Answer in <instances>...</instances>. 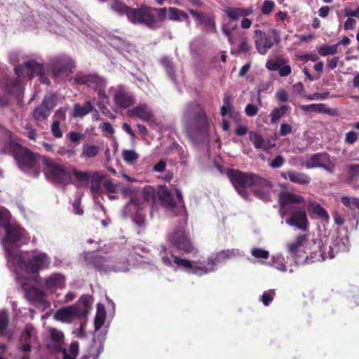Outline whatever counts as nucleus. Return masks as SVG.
<instances>
[{"label": "nucleus", "mask_w": 359, "mask_h": 359, "mask_svg": "<svg viewBox=\"0 0 359 359\" xmlns=\"http://www.w3.org/2000/svg\"><path fill=\"white\" fill-rule=\"evenodd\" d=\"M168 12H169V18L170 20H173V21H181V18H180V10L177 8H175V7H170L168 8Z\"/></svg>", "instance_id": "obj_63"}, {"label": "nucleus", "mask_w": 359, "mask_h": 359, "mask_svg": "<svg viewBox=\"0 0 359 359\" xmlns=\"http://www.w3.org/2000/svg\"><path fill=\"white\" fill-rule=\"evenodd\" d=\"M280 177L284 180H289L291 182L302 185L309 184L311 181V177L306 173L292 170L287 172H282L280 173Z\"/></svg>", "instance_id": "obj_26"}, {"label": "nucleus", "mask_w": 359, "mask_h": 359, "mask_svg": "<svg viewBox=\"0 0 359 359\" xmlns=\"http://www.w3.org/2000/svg\"><path fill=\"white\" fill-rule=\"evenodd\" d=\"M48 67L53 76L57 78L62 73L72 72L75 68V63L69 56L62 55L53 57L48 64Z\"/></svg>", "instance_id": "obj_14"}, {"label": "nucleus", "mask_w": 359, "mask_h": 359, "mask_svg": "<svg viewBox=\"0 0 359 359\" xmlns=\"http://www.w3.org/2000/svg\"><path fill=\"white\" fill-rule=\"evenodd\" d=\"M253 257L267 259L269 257V252L262 248H255L251 251Z\"/></svg>", "instance_id": "obj_59"}, {"label": "nucleus", "mask_w": 359, "mask_h": 359, "mask_svg": "<svg viewBox=\"0 0 359 359\" xmlns=\"http://www.w3.org/2000/svg\"><path fill=\"white\" fill-rule=\"evenodd\" d=\"M93 302V298L90 295L83 294L82 295L79 300L78 301V304L82 305L83 309H81V311H86V316L88 315V310L90 309L91 304Z\"/></svg>", "instance_id": "obj_51"}, {"label": "nucleus", "mask_w": 359, "mask_h": 359, "mask_svg": "<svg viewBox=\"0 0 359 359\" xmlns=\"http://www.w3.org/2000/svg\"><path fill=\"white\" fill-rule=\"evenodd\" d=\"M44 285L48 290L64 288L65 287V276L60 273H53L44 280Z\"/></svg>", "instance_id": "obj_33"}, {"label": "nucleus", "mask_w": 359, "mask_h": 359, "mask_svg": "<svg viewBox=\"0 0 359 359\" xmlns=\"http://www.w3.org/2000/svg\"><path fill=\"white\" fill-rule=\"evenodd\" d=\"M130 8L120 0H112L111 4V8L121 15H126L128 16Z\"/></svg>", "instance_id": "obj_43"}, {"label": "nucleus", "mask_w": 359, "mask_h": 359, "mask_svg": "<svg viewBox=\"0 0 359 359\" xmlns=\"http://www.w3.org/2000/svg\"><path fill=\"white\" fill-rule=\"evenodd\" d=\"M334 257L330 245H325L320 239H313L304 248L302 257L297 259V264H310Z\"/></svg>", "instance_id": "obj_5"}, {"label": "nucleus", "mask_w": 359, "mask_h": 359, "mask_svg": "<svg viewBox=\"0 0 359 359\" xmlns=\"http://www.w3.org/2000/svg\"><path fill=\"white\" fill-rule=\"evenodd\" d=\"M255 45L260 55H265L273 45L280 42V36L277 29H269L267 33L260 30L254 31Z\"/></svg>", "instance_id": "obj_9"}, {"label": "nucleus", "mask_w": 359, "mask_h": 359, "mask_svg": "<svg viewBox=\"0 0 359 359\" xmlns=\"http://www.w3.org/2000/svg\"><path fill=\"white\" fill-rule=\"evenodd\" d=\"M153 10L154 8L143 4L138 8L131 7L127 18L133 24L144 25L155 29L157 28V20Z\"/></svg>", "instance_id": "obj_7"}, {"label": "nucleus", "mask_w": 359, "mask_h": 359, "mask_svg": "<svg viewBox=\"0 0 359 359\" xmlns=\"http://www.w3.org/2000/svg\"><path fill=\"white\" fill-rule=\"evenodd\" d=\"M100 304L98 306V311L97 313L95 316V320H94V325H95V330H99L104 325L105 322V312H100Z\"/></svg>", "instance_id": "obj_52"}, {"label": "nucleus", "mask_w": 359, "mask_h": 359, "mask_svg": "<svg viewBox=\"0 0 359 359\" xmlns=\"http://www.w3.org/2000/svg\"><path fill=\"white\" fill-rule=\"evenodd\" d=\"M55 318L64 323H72L75 318L86 317V311H81L77 305L62 307L55 313Z\"/></svg>", "instance_id": "obj_19"}, {"label": "nucleus", "mask_w": 359, "mask_h": 359, "mask_svg": "<svg viewBox=\"0 0 359 359\" xmlns=\"http://www.w3.org/2000/svg\"><path fill=\"white\" fill-rule=\"evenodd\" d=\"M103 180V176L99 172H93L92 174L90 182V191L94 197L101 194L100 182Z\"/></svg>", "instance_id": "obj_35"}, {"label": "nucleus", "mask_w": 359, "mask_h": 359, "mask_svg": "<svg viewBox=\"0 0 359 359\" xmlns=\"http://www.w3.org/2000/svg\"><path fill=\"white\" fill-rule=\"evenodd\" d=\"M0 89L9 95L20 97L23 95L25 87L22 80L16 76L4 75L0 77Z\"/></svg>", "instance_id": "obj_12"}, {"label": "nucleus", "mask_w": 359, "mask_h": 359, "mask_svg": "<svg viewBox=\"0 0 359 359\" xmlns=\"http://www.w3.org/2000/svg\"><path fill=\"white\" fill-rule=\"evenodd\" d=\"M160 255L161 257L162 262L164 265L170 267L175 268V269L184 270L189 272L192 268V262L187 259H182L172 254L170 251V257H168V250L165 245H161Z\"/></svg>", "instance_id": "obj_13"}, {"label": "nucleus", "mask_w": 359, "mask_h": 359, "mask_svg": "<svg viewBox=\"0 0 359 359\" xmlns=\"http://www.w3.org/2000/svg\"><path fill=\"white\" fill-rule=\"evenodd\" d=\"M186 135L194 141L197 136L207 134L210 123L204 109L196 105L189 106L183 116Z\"/></svg>", "instance_id": "obj_2"}, {"label": "nucleus", "mask_w": 359, "mask_h": 359, "mask_svg": "<svg viewBox=\"0 0 359 359\" xmlns=\"http://www.w3.org/2000/svg\"><path fill=\"white\" fill-rule=\"evenodd\" d=\"M7 147L11 151L21 170L25 172L32 170L34 176L39 175L40 172L39 155L13 140L8 142Z\"/></svg>", "instance_id": "obj_4"}, {"label": "nucleus", "mask_w": 359, "mask_h": 359, "mask_svg": "<svg viewBox=\"0 0 359 359\" xmlns=\"http://www.w3.org/2000/svg\"><path fill=\"white\" fill-rule=\"evenodd\" d=\"M232 97L230 95L225 93L223 97V105L220 109V114L222 117L228 116L234 121H241V114L235 110L233 105L231 104Z\"/></svg>", "instance_id": "obj_25"}, {"label": "nucleus", "mask_w": 359, "mask_h": 359, "mask_svg": "<svg viewBox=\"0 0 359 359\" xmlns=\"http://www.w3.org/2000/svg\"><path fill=\"white\" fill-rule=\"evenodd\" d=\"M233 255L231 250H222L219 252L215 257H210L208 259V264L212 265L215 268L216 264L224 261L226 258H230Z\"/></svg>", "instance_id": "obj_37"}, {"label": "nucleus", "mask_w": 359, "mask_h": 359, "mask_svg": "<svg viewBox=\"0 0 359 359\" xmlns=\"http://www.w3.org/2000/svg\"><path fill=\"white\" fill-rule=\"evenodd\" d=\"M83 259L86 266L94 268L100 271H107L106 258L99 255L96 252L83 253Z\"/></svg>", "instance_id": "obj_23"}, {"label": "nucleus", "mask_w": 359, "mask_h": 359, "mask_svg": "<svg viewBox=\"0 0 359 359\" xmlns=\"http://www.w3.org/2000/svg\"><path fill=\"white\" fill-rule=\"evenodd\" d=\"M46 167V175L48 179L57 184H65L69 181L71 174L63 165L55 163L53 159L43 156L42 158Z\"/></svg>", "instance_id": "obj_10"}, {"label": "nucleus", "mask_w": 359, "mask_h": 359, "mask_svg": "<svg viewBox=\"0 0 359 359\" xmlns=\"http://www.w3.org/2000/svg\"><path fill=\"white\" fill-rule=\"evenodd\" d=\"M158 196L161 204L169 209H173L176 206L173 194L165 186H161L158 191Z\"/></svg>", "instance_id": "obj_29"}, {"label": "nucleus", "mask_w": 359, "mask_h": 359, "mask_svg": "<svg viewBox=\"0 0 359 359\" xmlns=\"http://www.w3.org/2000/svg\"><path fill=\"white\" fill-rule=\"evenodd\" d=\"M104 350V345L102 342L96 344L95 340L89 346L86 352L79 359H97L100 354ZM79 351L78 341H72L68 348L62 351V359H76Z\"/></svg>", "instance_id": "obj_11"}, {"label": "nucleus", "mask_w": 359, "mask_h": 359, "mask_svg": "<svg viewBox=\"0 0 359 359\" xmlns=\"http://www.w3.org/2000/svg\"><path fill=\"white\" fill-rule=\"evenodd\" d=\"M300 108L305 112L323 113L331 116H337L339 115V112L337 109L327 107L324 103L302 105Z\"/></svg>", "instance_id": "obj_27"}, {"label": "nucleus", "mask_w": 359, "mask_h": 359, "mask_svg": "<svg viewBox=\"0 0 359 359\" xmlns=\"http://www.w3.org/2000/svg\"><path fill=\"white\" fill-rule=\"evenodd\" d=\"M26 297L32 302H42L43 300L45 293L39 288L32 286L26 290Z\"/></svg>", "instance_id": "obj_38"}, {"label": "nucleus", "mask_w": 359, "mask_h": 359, "mask_svg": "<svg viewBox=\"0 0 359 359\" xmlns=\"http://www.w3.org/2000/svg\"><path fill=\"white\" fill-rule=\"evenodd\" d=\"M50 339L47 342V348L50 352L59 353L62 357V351L68 350L64 348L65 336L62 332L56 328H50Z\"/></svg>", "instance_id": "obj_21"}, {"label": "nucleus", "mask_w": 359, "mask_h": 359, "mask_svg": "<svg viewBox=\"0 0 359 359\" xmlns=\"http://www.w3.org/2000/svg\"><path fill=\"white\" fill-rule=\"evenodd\" d=\"M114 101L116 105L122 109H127L135 102L133 94L123 88H119L116 91Z\"/></svg>", "instance_id": "obj_24"}, {"label": "nucleus", "mask_w": 359, "mask_h": 359, "mask_svg": "<svg viewBox=\"0 0 359 359\" xmlns=\"http://www.w3.org/2000/svg\"><path fill=\"white\" fill-rule=\"evenodd\" d=\"M275 96L278 102H287L288 101L289 95L285 89H280L276 91Z\"/></svg>", "instance_id": "obj_64"}, {"label": "nucleus", "mask_w": 359, "mask_h": 359, "mask_svg": "<svg viewBox=\"0 0 359 359\" xmlns=\"http://www.w3.org/2000/svg\"><path fill=\"white\" fill-rule=\"evenodd\" d=\"M224 12L226 16L232 21H236L240 18H243L241 22V27L243 29H249L252 24V21L246 18L253 13V8L252 7H226Z\"/></svg>", "instance_id": "obj_17"}, {"label": "nucleus", "mask_w": 359, "mask_h": 359, "mask_svg": "<svg viewBox=\"0 0 359 359\" xmlns=\"http://www.w3.org/2000/svg\"><path fill=\"white\" fill-rule=\"evenodd\" d=\"M249 138L257 149L269 151L274 146L270 145L269 140H266L260 133L255 131L249 133Z\"/></svg>", "instance_id": "obj_30"}, {"label": "nucleus", "mask_w": 359, "mask_h": 359, "mask_svg": "<svg viewBox=\"0 0 359 359\" xmlns=\"http://www.w3.org/2000/svg\"><path fill=\"white\" fill-rule=\"evenodd\" d=\"M74 81L79 85H86L90 88H105L106 81L104 78L97 74H85L83 72H77L74 78Z\"/></svg>", "instance_id": "obj_20"}, {"label": "nucleus", "mask_w": 359, "mask_h": 359, "mask_svg": "<svg viewBox=\"0 0 359 359\" xmlns=\"http://www.w3.org/2000/svg\"><path fill=\"white\" fill-rule=\"evenodd\" d=\"M36 330L34 326L31 324H27L20 335V341L32 343V339L36 337Z\"/></svg>", "instance_id": "obj_40"}, {"label": "nucleus", "mask_w": 359, "mask_h": 359, "mask_svg": "<svg viewBox=\"0 0 359 359\" xmlns=\"http://www.w3.org/2000/svg\"><path fill=\"white\" fill-rule=\"evenodd\" d=\"M167 241L170 247L188 255L194 252L196 248L184 227H177L167 236Z\"/></svg>", "instance_id": "obj_8"}, {"label": "nucleus", "mask_w": 359, "mask_h": 359, "mask_svg": "<svg viewBox=\"0 0 359 359\" xmlns=\"http://www.w3.org/2000/svg\"><path fill=\"white\" fill-rule=\"evenodd\" d=\"M278 203L281 217L283 218L290 214V217L285 219L286 224L304 231L308 230L309 222L306 208L290 206V205L304 204L305 199L302 196L290 191H283L279 194Z\"/></svg>", "instance_id": "obj_1"}, {"label": "nucleus", "mask_w": 359, "mask_h": 359, "mask_svg": "<svg viewBox=\"0 0 359 359\" xmlns=\"http://www.w3.org/2000/svg\"><path fill=\"white\" fill-rule=\"evenodd\" d=\"M43 64L34 60H29L22 64L15 65L14 72L15 75L22 81L24 79L31 81L37 73L43 72Z\"/></svg>", "instance_id": "obj_15"}, {"label": "nucleus", "mask_w": 359, "mask_h": 359, "mask_svg": "<svg viewBox=\"0 0 359 359\" xmlns=\"http://www.w3.org/2000/svg\"><path fill=\"white\" fill-rule=\"evenodd\" d=\"M50 114V112L41 104L36 106L32 111V117L37 122L46 121Z\"/></svg>", "instance_id": "obj_41"}, {"label": "nucleus", "mask_w": 359, "mask_h": 359, "mask_svg": "<svg viewBox=\"0 0 359 359\" xmlns=\"http://www.w3.org/2000/svg\"><path fill=\"white\" fill-rule=\"evenodd\" d=\"M347 171V182L351 183L359 179V164H348L346 166Z\"/></svg>", "instance_id": "obj_42"}, {"label": "nucleus", "mask_w": 359, "mask_h": 359, "mask_svg": "<svg viewBox=\"0 0 359 359\" xmlns=\"http://www.w3.org/2000/svg\"><path fill=\"white\" fill-rule=\"evenodd\" d=\"M290 107L286 104L281 105L280 107L274 108L269 115L271 123L274 124L277 123L278 120L287 113Z\"/></svg>", "instance_id": "obj_39"}, {"label": "nucleus", "mask_w": 359, "mask_h": 359, "mask_svg": "<svg viewBox=\"0 0 359 359\" xmlns=\"http://www.w3.org/2000/svg\"><path fill=\"white\" fill-rule=\"evenodd\" d=\"M129 116L138 118L144 121H150L153 113L147 104H140L128 111Z\"/></svg>", "instance_id": "obj_28"}, {"label": "nucleus", "mask_w": 359, "mask_h": 359, "mask_svg": "<svg viewBox=\"0 0 359 359\" xmlns=\"http://www.w3.org/2000/svg\"><path fill=\"white\" fill-rule=\"evenodd\" d=\"M252 50V46L249 43L248 39H243L239 43L236 52L238 53L248 54Z\"/></svg>", "instance_id": "obj_53"}, {"label": "nucleus", "mask_w": 359, "mask_h": 359, "mask_svg": "<svg viewBox=\"0 0 359 359\" xmlns=\"http://www.w3.org/2000/svg\"><path fill=\"white\" fill-rule=\"evenodd\" d=\"M215 268L212 265H209V266L204 265L203 263H201L200 266H196L192 264V268H191L189 273H191L193 274H196L198 276H202L203 274H206L209 272L213 271Z\"/></svg>", "instance_id": "obj_45"}, {"label": "nucleus", "mask_w": 359, "mask_h": 359, "mask_svg": "<svg viewBox=\"0 0 359 359\" xmlns=\"http://www.w3.org/2000/svg\"><path fill=\"white\" fill-rule=\"evenodd\" d=\"M276 293L273 290L265 291L262 297V303L265 306H269L274 298Z\"/></svg>", "instance_id": "obj_58"}, {"label": "nucleus", "mask_w": 359, "mask_h": 359, "mask_svg": "<svg viewBox=\"0 0 359 359\" xmlns=\"http://www.w3.org/2000/svg\"><path fill=\"white\" fill-rule=\"evenodd\" d=\"M304 165L307 169L321 168L330 173L334 172L335 168L334 164L330 160V154L327 152H318L312 154L304 162Z\"/></svg>", "instance_id": "obj_16"}, {"label": "nucleus", "mask_w": 359, "mask_h": 359, "mask_svg": "<svg viewBox=\"0 0 359 359\" xmlns=\"http://www.w3.org/2000/svg\"><path fill=\"white\" fill-rule=\"evenodd\" d=\"M285 159L281 155H278L274 159L269 163V166L273 169L279 168L283 166L285 163Z\"/></svg>", "instance_id": "obj_62"}, {"label": "nucleus", "mask_w": 359, "mask_h": 359, "mask_svg": "<svg viewBox=\"0 0 359 359\" xmlns=\"http://www.w3.org/2000/svg\"><path fill=\"white\" fill-rule=\"evenodd\" d=\"M67 137L72 142L79 144L81 140L86 137V135L79 132L71 131L67 134Z\"/></svg>", "instance_id": "obj_56"}, {"label": "nucleus", "mask_w": 359, "mask_h": 359, "mask_svg": "<svg viewBox=\"0 0 359 359\" xmlns=\"http://www.w3.org/2000/svg\"><path fill=\"white\" fill-rule=\"evenodd\" d=\"M9 323V316L6 311H0V336H4L6 333Z\"/></svg>", "instance_id": "obj_48"}, {"label": "nucleus", "mask_w": 359, "mask_h": 359, "mask_svg": "<svg viewBox=\"0 0 359 359\" xmlns=\"http://www.w3.org/2000/svg\"><path fill=\"white\" fill-rule=\"evenodd\" d=\"M226 175L238 194L243 197L247 196L245 190L247 187L270 188L271 187L269 180L253 172H244L238 170L229 169Z\"/></svg>", "instance_id": "obj_3"}, {"label": "nucleus", "mask_w": 359, "mask_h": 359, "mask_svg": "<svg viewBox=\"0 0 359 359\" xmlns=\"http://www.w3.org/2000/svg\"><path fill=\"white\" fill-rule=\"evenodd\" d=\"M342 204L350 210H359V198L356 197L342 196L341 198Z\"/></svg>", "instance_id": "obj_46"}, {"label": "nucleus", "mask_w": 359, "mask_h": 359, "mask_svg": "<svg viewBox=\"0 0 359 359\" xmlns=\"http://www.w3.org/2000/svg\"><path fill=\"white\" fill-rule=\"evenodd\" d=\"M4 229L6 231L4 241L7 243L14 244L19 242L25 236V230L18 224L8 222Z\"/></svg>", "instance_id": "obj_22"}, {"label": "nucleus", "mask_w": 359, "mask_h": 359, "mask_svg": "<svg viewBox=\"0 0 359 359\" xmlns=\"http://www.w3.org/2000/svg\"><path fill=\"white\" fill-rule=\"evenodd\" d=\"M337 45L336 44L332 46L323 45L318 48V53L321 56L335 55L337 53Z\"/></svg>", "instance_id": "obj_49"}, {"label": "nucleus", "mask_w": 359, "mask_h": 359, "mask_svg": "<svg viewBox=\"0 0 359 359\" xmlns=\"http://www.w3.org/2000/svg\"><path fill=\"white\" fill-rule=\"evenodd\" d=\"M100 147L89 143H85L82 146L81 158H95L100 152Z\"/></svg>", "instance_id": "obj_36"}, {"label": "nucleus", "mask_w": 359, "mask_h": 359, "mask_svg": "<svg viewBox=\"0 0 359 359\" xmlns=\"http://www.w3.org/2000/svg\"><path fill=\"white\" fill-rule=\"evenodd\" d=\"M307 241L306 235H301L297 236L294 243L288 245V251L290 255L294 259L297 264V259L302 257L303 254H300V248L304 245V243Z\"/></svg>", "instance_id": "obj_32"}, {"label": "nucleus", "mask_w": 359, "mask_h": 359, "mask_svg": "<svg viewBox=\"0 0 359 359\" xmlns=\"http://www.w3.org/2000/svg\"><path fill=\"white\" fill-rule=\"evenodd\" d=\"M60 124L59 120H54L51 125L52 134L56 138H61L62 137V132L60 128Z\"/></svg>", "instance_id": "obj_61"}, {"label": "nucleus", "mask_w": 359, "mask_h": 359, "mask_svg": "<svg viewBox=\"0 0 359 359\" xmlns=\"http://www.w3.org/2000/svg\"><path fill=\"white\" fill-rule=\"evenodd\" d=\"M288 62V60L284 57H277L276 60H269L266 63V67L270 71H276Z\"/></svg>", "instance_id": "obj_44"}, {"label": "nucleus", "mask_w": 359, "mask_h": 359, "mask_svg": "<svg viewBox=\"0 0 359 359\" xmlns=\"http://www.w3.org/2000/svg\"><path fill=\"white\" fill-rule=\"evenodd\" d=\"M18 264L27 273L38 274L40 271L49 267L50 257L45 252L32 251L27 256L20 257Z\"/></svg>", "instance_id": "obj_6"}, {"label": "nucleus", "mask_w": 359, "mask_h": 359, "mask_svg": "<svg viewBox=\"0 0 359 359\" xmlns=\"http://www.w3.org/2000/svg\"><path fill=\"white\" fill-rule=\"evenodd\" d=\"M57 104V98L55 95H46L43 97L41 105L45 109H48V111L54 109Z\"/></svg>", "instance_id": "obj_47"}, {"label": "nucleus", "mask_w": 359, "mask_h": 359, "mask_svg": "<svg viewBox=\"0 0 359 359\" xmlns=\"http://www.w3.org/2000/svg\"><path fill=\"white\" fill-rule=\"evenodd\" d=\"M103 186L105 189L110 194L117 193L118 191V184H114L111 179L104 181Z\"/></svg>", "instance_id": "obj_57"}, {"label": "nucleus", "mask_w": 359, "mask_h": 359, "mask_svg": "<svg viewBox=\"0 0 359 359\" xmlns=\"http://www.w3.org/2000/svg\"><path fill=\"white\" fill-rule=\"evenodd\" d=\"M122 156L127 163H133L138 158V154L134 150H123Z\"/></svg>", "instance_id": "obj_54"}, {"label": "nucleus", "mask_w": 359, "mask_h": 359, "mask_svg": "<svg viewBox=\"0 0 359 359\" xmlns=\"http://www.w3.org/2000/svg\"><path fill=\"white\" fill-rule=\"evenodd\" d=\"M90 112H96L97 115H99L98 111L90 100H86L83 105H81L79 103L74 104L73 116L74 117L83 118Z\"/></svg>", "instance_id": "obj_31"}, {"label": "nucleus", "mask_w": 359, "mask_h": 359, "mask_svg": "<svg viewBox=\"0 0 359 359\" xmlns=\"http://www.w3.org/2000/svg\"><path fill=\"white\" fill-rule=\"evenodd\" d=\"M10 212L4 207H0V227L4 228L9 222Z\"/></svg>", "instance_id": "obj_55"}, {"label": "nucleus", "mask_w": 359, "mask_h": 359, "mask_svg": "<svg viewBox=\"0 0 359 359\" xmlns=\"http://www.w3.org/2000/svg\"><path fill=\"white\" fill-rule=\"evenodd\" d=\"M307 210L309 215H316L324 220H328L330 218L327 210L316 201H310Z\"/></svg>", "instance_id": "obj_34"}, {"label": "nucleus", "mask_w": 359, "mask_h": 359, "mask_svg": "<svg viewBox=\"0 0 359 359\" xmlns=\"http://www.w3.org/2000/svg\"><path fill=\"white\" fill-rule=\"evenodd\" d=\"M274 6L275 4L273 1H264L262 6L261 11L264 15H269L272 12Z\"/></svg>", "instance_id": "obj_60"}, {"label": "nucleus", "mask_w": 359, "mask_h": 359, "mask_svg": "<svg viewBox=\"0 0 359 359\" xmlns=\"http://www.w3.org/2000/svg\"><path fill=\"white\" fill-rule=\"evenodd\" d=\"M188 11L195 18L196 25L201 27L204 31L217 33L215 15L214 14L199 12L194 9H189Z\"/></svg>", "instance_id": "obj_18"}, {"label": "nucleus", "mask_w": 359, "mask_h": 359, "mask_svg": "<svg viewBox=\"0 0 359 359\" xmlns=\"http://www.w3.org/2000/svg\"><path fill=\"white\" fill-rule=\"evenodd\" d=\"M73 174L77 181L81 182H88L90 180L93 172H82L76 169L73 170Z\"/></svg>", "instance_id": "obj_50"}]
</instances>
